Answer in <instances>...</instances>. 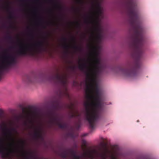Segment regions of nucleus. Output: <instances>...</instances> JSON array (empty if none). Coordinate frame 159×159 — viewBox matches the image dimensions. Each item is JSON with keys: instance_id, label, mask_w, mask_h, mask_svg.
I'll list each match as a JSON object with an SVG mask.
<instances>
[{"instance_id": "f257e3e1", "label": "nucleus", "mask_w": 159, "mask_h": 159, "mask_svg": "<svg viewBox=\"0 0 159 159\" xmlns=\"http://www.w3.org/2000/svg\"><path fill=\"white\" fill-rule=\"evenodd\" d=\"M93 85L91 86L90 83L87 84L86 92L87 100L84 103L85 116L92 129H94L99 118L102 103L98 83H94Z\"/></svg>"}, {"instance_id": "9b49d317", "label": "nucleus", "mask_w": 159, "mask_h": 159, "mask_svg": "<svg viewBox=\"0 0 159 159\" xmlns=\"http://www.w3.org/2000/svg\"><path fill=\"white\" fill-rule=\"evenodd\" d=\"M5 142L6 139L0 135V155L3 158L8 155H13L12 154L8 153L7 148L5 146Z\"/></svg>"}, {"instance_id": "7c9ffc66", "label": "nucleus", "mask_w": 159, "mask_h": 159, "mask_svg": "<svg viewBox=\"0 0 159 159\" xmlns=\"http://www.w3.org/2000/svg\"><path fill=\"white\" fill-rule=\"evenodd\" d=\"M7 39L10 40H12V37L11 36L9 35L7 37Z\"/></svg>"}, {"instance_id": "f3484780", "label": "nucleus", "mask_w": 159, "mask_h": 159, "mask_svg": "<svg viewBox=\"0 0 159 159\" xmlns=\"http://www.w3.org/2000/svg\"><path fill=\"white\" fill-rule=\"evenodd\" d=\"M49 1L51 2L54 3L56 7L59 10H61L62 9V7L58 3L56 2L55 0H50Z\"/></svg>"}, {"instance_id": "8fccbe9b", "label": "nucleus", "mask_w": 159, "mask_h": 159, "mask_svg": "<svg viewBox=\"0 0 159 159\" xmlns=\"http://www.w3.org/2000/svg\"><path fill=\"white\" fill-rule=\"evenodd\" d=\"M0 30H1V29H0Z\"/></svg>"}, {"instance_id": "e433bc0d", "label": "nucleus", "mask_w": 159, "mask_h": 159, "mask_svg": "<svg viewBox=\"0 0 159 159\" xmlns=\"http://www.w3.org/2000/svg\"><path fill=\"white\" fill-rule=\"evenodd\" d=\"M72 40L73 41L75 42V38H73H73H72Z\"/></svg>"}, {"instance_id": "a211bd4d", "label": "nucleus", "mask_w": 159, "mask_h": 159, "mask_svg": "<svg viewBox=\"0 0 159 159\" xmlns=\"http://www.w3.org/2000/svg\"><path fill=\"white\" fill-rule=\"evenodd\" d=\"M86 155V154H84L83 156H80V155H78L76 154L73 157V159H80V158H82L83 159H86L85 157Z\"/></svg>"}, {"instance_id": "39448f33", "label": "nucleus", "mask_w": 159, "mask_h": 159, "mask_svg": "<svg viewBox=\"0 0 159 159\" xmlns=\"http://www.w3.org/2000/svg\"><path fill=\"white\" fill-rule=\"evenodd\" d=\"M122 2V5L126 8L130 25L134 30H138L140 20L137 11L136 0H123Z\"/></svg>"}, {"instance_id": "f03ea898", "label": "nucleus", "mask_w": 159, "mask_h": 159, "mask_svg": "<svg viewBox=\"0 0 159 159\" xmlns=\"http://www.w3.org/2000/svg\"><path fill=\"white\" fill-rule=\"evenodd\" d=\"M131 36L132 41L130 45L134 52L135 60L133 65L127 63L125 67L119 66L117 69L119 72L126 77H134L138 74V69L140 67V61L144 52V38L141 30H133Z\"/></svg>"}, {"instance_id": "ddd939ff", "label": "nucleus", "mask_w": 159, "mask_h": 159, "mask_svg": "<svg viewBox=\"0 0 159 159\" xmlns=\"http://www.w3.org/2000/svg\"><path fill=\"white\" fill-rule=\"evenodd\" d=\"M68 153L70 154L72 157L76 154V152L73 149H70L65 150L60 153V156L63 158L66 159Z\"/></svg>"}, {"instance_id": "dca6fc26", "label": "nucleus", "mask_w": 159, "mask_h": 159, "mask_svg": "<svg viewBox=\"0 0 159 159\" xmlns=\"http://www.w3.org/2000/svg\"><path fill=\"white\" fill-rule=\"evenodd\" d=\"M44 21L43 18L41 16H39L35 20V23L37 24H41Z\"/></svg>"}, {"instance_id": "ea45409f", "label": "nucleus", "mask_w": 159, "mask_h": 159, "mask_svg": "<svg viewBox=\"0 0 159 159\" xmlns=\"http://www.w3.org/2000/svg\"><path fill=\"white\" fill-rule=\"evenodd\" d=\"M88 135L87 134H84L83 135V136H87V135Z\"/></svg>"}, {"instance_id": "2eb2a0df", "label": "nucleus", "mask_w": 159, "mask_h": 159, "mask_svg": "<svg viewBox=\"0 0 159 159\" xmlns=\"http://www.w3.org/2000/svg\"><path fill=\"white\" fill-rule=\"evenodd\" d=\"M69 116L70 118H72L75 117H80V114L77 111H75V113H71Z\"/></svg>"}, {"instance_id": "1a4fd4ad", "label": "nucleus", "mask_w": 159, "mask_h": 159, "mask_svg": "<svg viewBox=\"0 0 159 159\" xmlns=\"http://www.w3.org/2000/svg\"><path fill=\"white\" fill-rule=\"evenodd\" d=\"M46 80L49 81H57L62 86H65L67 84L68 75L66 74L61 75L58 74H52L48 75H45L44 77Z\"/></svg>"}, {"instance_id": "cd10ccee", "label": "nucleus", "mask_w": 159, "mask_h": 159, "mask_svg": "<svg viewBox=\"0 0 159 159\" xmlns=\"http://www.w3.org/2000/svg\"><path fill=\"white\" fill-rule=\"evenodd\" d=\"M77 3L79 4H81L82 3V0H76Z\"/></svg>"}, {"instance_id": "c85d7f7f", "label": "nucleus", "mask_w": 159, "mask_h": 159, "mask_svg": "<svg viewBox=\"0 0 159 159\" xmlns=\"http://www.w3.org/2000/svg\"><path fill=\"white\" fill-rule=\"evenodd\" d=\"M30 38L32 39H34L35 36H34V34H30Z\"/></svg>"}, {"instance_id": "09e8293b", "label": "nucleus", "mask_w": 159, "mask_h": 159, "mask_svg": "<svg viewBox=\"0 0 159 159\" xmlns=\"http://www.w3.org/2000/svg\"><path fill=\"white\" fill-rule=\"evenodd\" d=\"M18 127V126H17V127Z\"/></svg>"}, {"instance_id": "f8f14e48", "label": "nucleus", "mask_w": 159, "mask_h": 159, "mask_svg": "<svg viewBox=\"0 0 159 159\" xmlns=\"http://www.w3.org/2000/svg\"><path fill=\"white\" fill-rule=\"evenodd\" d=\"M29 122L32 124V126L31 127V128H34L35 131L34 134V138L36 139H43V137L42 135V131L41 130L38 128L35 127L34 125V123L32 120H30Z\"/></svg>"}, {"instance_id": "6e6552de", "label": "nucleus", "mask_w": 159, "mask_h": 159, "mask_svg": "<svg viewBox=\"0 0 159 159\" xmlns=\"http://www.w3.org/2000/svg\"><path fill=\"white\" fill-rule=\"evenodd\" d=\"M45 49L44 42L39 41L34 44L28 45L22 44L19 47L17 52L19 56H25L29 53H31L33 51H41Z\"/></svg>"}, {"instance_id": "a878e982", "label": "nucleus", "mask_w": 159, "mask_h": 159, "mask_svg": "<svg viewBox=\"0 0 159 159\" xmlns=\"http://www.w3.org/2000/svg\"><path fill=\"white\" fill-rule=\"evenodd\" d=\"M7 30H9V29H7ZM13 30H17V29H13ZM25 30H42V29H25ZM45 30H48V29H45ZM52 30H56V29H52ZM58 30H62L61 29H58ZM62 30H76L75 29H63ZM78 30H81L80 29H78Z\"/></svg>"}, {"instance_id": "5701e85b", "label": "nucleus", "mask_w": 159, "mask_h": 159, "mask_svg": "<svg viewBox=\"0 0 159 159\" xmlns=\"http://www.w3.org/2000/svg\"><path fill=\"white\" fill-rule=\"evenodd\" d=\"M69 23L71 25H79L80 24V22L78 20H76L75 21H70Z\"/></svg>"}, {"instance_id": "412c9836", "label": "nucleus", "mask_w": 159, "mask_h": 159, "mask_svg": "<svg viewBox=\"0 0 159 159\" xmlns=\"http://www.w3.org/2000/svg\"><path fill=\"white\" fill-rule=\"evenodd\" d=\"M57 20L60 22H63L65 21L64 16L61 14V16L57 19Z\"/></svg>"}, {"instance_id": "20e7f679", "label": "nucleus", "mask_w": 159, "mask_h": 159, "mask_svg": "<svg viewBox=\"0 0 159 159\" xmlns=\"http://www.w3.org/2000/svg\"><path fill=\"white\" fill-rule=\"evenodd\" d=\"M0 129H2L3 132V135L11 142L8 144V147L6 148L8 154H12L13 155H17L21 156L23 159H30L27 153L23 149L24 142L21 141V143L22 145V149H20L18 146H16L15 143L14 136L15 134H17V129L12 127L10 129L7 128L6 124L3 123L2 125L0 123Z\"/></svg>"}, {"instance_id": "f704fd0d", "label": "nucleus", "mask_w": 159, "mask_h": 159, "mask_svg": "<svg viewBox=\"0 0 159 159\" xmlns=\"http://www.w3.org/2000/svg\"><path fill=\"white\" fill-rule=\"evenodd\" d=\"M24 125L25 126H27V123L26 121H25L24 123Z\"/></svg>"}, {"instance_id": "a19ab883", "label": "nucleus", "mask_w": 159, "mask_h": 159, "mask_svg": "<svg viewBox=\"0 0 159 159\" xmlns=\"http://www.w3.org/2000/svg\"><path fill=\"white\" fill-rule=\"evenodd\" d=\"M25 1L24 0H20V2H24Z\"/></svg>"}, {"instance_id": "9d476101", "label": "nucleus", "mask_w": 159, "mask_h": 159, "mask_svg": "<svg viewBox=\"0 0 159 159\" xmlns=\"http://www.w3.org/2000/svg\"><path fill=\"white\" fill-rule=\"evenodd\" d=\"M48 116L49 120L48 122V127L49 128H51L54 125H56L61 129H65L67 128V125L65 123H61L60 122V119L55 116L53 113H50L48 114Z\"/></svg>"}, {"instance_id": "58836bf2", "label": "nucleus", "mask_w": 159, "mask_h": 159, "mask_svg": "<svg viewBox=\"0 0 159 159\" xmlns=\"http://www.w3.org/2000/svg\"><path fill=\"white\" fill-rule=\"evenodd\" d=\"M84 30H101L100 29H85Z\"/></svg>"}, {"instance_id": "2f4dec72", "label": "nucleus", "mask_w": 159, "mask_h": 159, "mask_svg": "<svg viewBox=\"0 0 159 159\" xmlns=\"http://www.w3.org/2000/svg\"><path fill=\"white\" fill-rule=\"evenodd\" d=\"M27 81L28 83L32 82V81L31 80L30 78V77H28L27 79Z\"/></svg>"}, {"instance_id": "4c0bfd02", "label": "nucleus", "mask_w": 159, "mask_h": 159, "mask_svg": "<svg viewBox=\"0 0 159 159\" xmlns=\"http://www.w3.org/2000/svg\"><path fill=\"white\" fill-rule=\"evenodd\" d=\"M70 108L72 110V111H73L74 110V108L72 106H71L70 107Z\"/></svg>"}, {"instance_id": "37998d69", "label": "nucleus", "mask_w": 159, "mask_h": 159, "mask_svg": "<svg viewBox=\"0 0 159 159\" xmlns=\"http://www.w3.org/2000/svg\"><path fill=\"white\" fill-rule=\"evenodd\" d=\"M43 38L45 40H46V38L45 37H43Z\"/></svg>"}, {"instance_id": "423d86ee", "label": "nucleus", "mask_w": 159, "mask_h": 159, "mask_svg": "<svg viewBox=\"0 0 159 159\" xmlns=\"http://www.w3.org/2000/svg\"><path fill=\"white\" fill-rule=\"evenodd\" d=\"M92 153L89 156L90 159H94L96 157L99 158L100 159H125L126 156L117 145L113 146L111 151L106 149L101 152L94 150L92 151Z\"/></svg>"}, {"instance_id": "473e14b6", "label": "nucleus", "mask_w": 159, "mask_h": 159, "mask_svg": "<svg viewBox=\"0 0 159 159\" xmlns=\"http://www.w3.org/2000/svg\"><path fill=\"white\" fill-rule=\"evenodd\" d=\"M70 68L72 70H74L75 68V66H71Z\"/></svg>"}, {"instance_id": "4be33fe9", "label": "nucleus", "mask_w": 159, "mask_h": 159, "mask_svg": "<svg viewBox=\"0 0 159 159\" xmlns=\"http://www.w3.org/2000/svg\"><path fill=\"white\" fill-rule=\"evenodd\" d=\"M82 145L81 147L82 149L84 150H85V147H86L87 146V142L84 139H82Z\"/></svg>"}, {"instance_id": "393cba45", "label": "nucleus", "mask_w": 159, "mask_h": 159, "mask_svg": "<svg viewBox=\"0 0 159 159\" xmlns=\"http://www.w3.org/2000/svg\"><path fill=\"white\" fill-rule=\"evenodd\" d=\"M3 110L1 109H0V121L2 120L3 116Z\"/></svg>"}, {"instance_id": "49530a36", "label": "nucleus", "mask_w": 159, "mask_h": 159, "mask_svg": "<svg viewBox=\"0 0 159 159\" xmlns=\"http://www.w3.org/2000/svg\"><path fill=\"white\" fill-rule=\"evenodd\" d=\"M22 117L23 118H25V116H23Z\"/></svg>"}, {"instance_id": "c756f323", "label": "nucleus", "mask_w": 159, "mask_h": 159, "mask_svg": "<svg viewBox=\"0 0 159 159\" xmlns=\"http://www.w3.org/2000/svg\"><path fill=\"white\" fill-rule=\"evenodd\" d=\"M72 9L75 12H77L79 13V12L80 10L79 9H76L74 7L72 8Z\"/></svg>"}, {"instance_id": "6ab92c4d", "label": "nucleus", "mask_w": 159, "mask_h": 159, "mask_svg": "<svg viewBox=\"0 0 159 159\" xmlns=\"http://www.w3.org/2000/svg\"><path fill=\"white\" fill-rule=\"evenodd\" d=\"M86 67V65L85 63H80L79 66V68L81 70H84Z\"/></svg>"}, {"instance_id": "0eeeda50", "label": "nucleus", "mask_w": 159, "mask_h": 159, "mask_svg": "<svg viewBox=\"0 0 159 159\" xmlns=\"http://www.w3.org/2000/svg\"><path fill=\"white\" fill-rule=\"evenodd\" d=\"M100 0H94V2H92V14L89 16H85L84 18L85 23L98 25L103 18L102 9Z\"/></svg>"}, {"instance_id": "603ef678", "label": "nucleus", "mask_w": 159, "mask_h": 159, "mask_svg": "<svg viewBox=\"0 0 159 159\" xmlns=\"http://www.w3.org/2000/svg\"><path fill=\"white\" fill-rule=\"evenodd\" d=\"M31 31H32V30H31Z\"/></svg>"}, {"instance_id": "c9c22d12", "label": "nucleus", "mask_w": 159, "mask_h": 159, "mask_svg": "<svg viewBox=\"0 0 159 159\" xmlns=\"http://www.w3.org/2000/svg\"><path fill=\"white\" fill-rule=\"evenodd\" d=\"M10 8V7H9L8 4L7 5V10L8 11H9V9Z\"/></svg>"}, {"instance_id": "de8ad7c7", "label": "nucleus", "mask_w": 159, "mask_h": 159, "mask_svg": "<svg viewBox=\"0 0 159 159\" xmlns=\"http://www.w3.org/2000/svg\"><path fill=\"white\" fill-rule=\"evenodd\" d=\"M36 0V1H37V2H39V0Z\"/></svg>"}, {"instance_id": "bb28decb", "label": "nucleus", "mask_w": 159, "mask_h": 159, "mask_svg": "<svg viewBox=\"0 0 159 159\" xmlns=\"http://www.w3.org/2000/svg\"><path fill=\"white\" fill-rule=\"evenodd\" d=\"M59 107V104L58 103L56 104L55 105H53V108L54 110L57 109Z\"/></svg>"}, {"instance_id": "72a5a7b5", "label": "nucleus", "mask_w": 159, "mask_h": 159, "mask_svg": "<svg viewBox=\"0 0 159 159\" xmlns=\"http://www.w3.org/2000/svg\"><path fill=\"white\" fill-rule=\"evenodd\" d=\"M69 136L71 137H73V134L72 133H70L69 134Z\"/></svg>"}, {"instance_id": "3c124183", "label": "nucleus", "mask_w": 159, "mask_h": 159, "mask_svg": "<svg viewBox=\"0 0 159 159\" xmlns=\"http://www.w3.org/2000/svg\"><path fill=\"white\" fill-rule=\"evenodd\" d=\"M8 31H9L10 30H8Z\"/></svg>"}, {"instance_id": "aec40b11", "label": "nucleus", "mask_w": 159, "mask_h": 159, "mask_svg": "<svg viewBox=\"0 0 159 159\" xmlns=\"http://www.w3.org/2000/svg\"><path fill=\"white\" fill-rule=\"evenodd\" d=\"M15 18V16L13 15V13L12 12H9V15L8 17V19L9 21L10 22H11V20Z\"/></svg>"}, {"instance_id": "79ce46f5", "label": "nucleus", "mask_w": 159, "mask_h": 159, "mask_svg": "<svg viewBox=\"0 0 159 159\" xmlns=\"http://www.w3.org/2000/svg\"><path fill=\"white\" fill-rule=\"evenodd\" d=\"M77 145H75V148H77Z\"/></svg>"}, {"instance_id": "a18cd8bd", "label": "nucleus", "mask_w": 159, "mask_h": 159, "mask_svg": "<svg viewBox=\"0 0 159 159\" xmlns=\"http://www.w3.org/2000/svg\"><path fill=\"white\" fill-rule=\"evenodd\" d=\"M83 60L80 59V60L79 62H80V61H83Z\"/></svg>"}, {"instance_id": "864d4df0", "label": "nucleus", "mask_w": 159, "mask_h": 159, "mask_svg": "<svg viewBox=\"0 0 159 159\" xmlns=\"http://www.w3.org/2000/svg\"><path fill=\"white\" fill-rule=\"evenodd\" d=\"M68 31H70V30H69Z\"/></svg>"}, {"instance_id": "c03bdc74", "label": "nucleus", "mask_w": 159, "mask_h": 159, "mask_svg": "<svg viewBox=\"0 0 159 159\" xmlns=\"http://www.w3.org/2000/svg\"><path fill=\"white\" fill-rule=\"evenodd\" d=\"M17 119L18 121L19 120V117H17Z\"/></svg>"}, {"instance_id": "7ed1b4c3", "label": "nucleus", "mask_w": 159, "mask_h": 159, "mask_svg": "<svg viewBox=\"0 0 159 159\" xmlns=\"http://www.w3.org/2000/svg\"><path fill=\"white\" fill-rule=\"evenodd\" d=\"M92 31L90 36V39L92 42H95L98 44L95 46L92 44L90 46L91 52L90 55L92 57V63L91 67L87 74V78L90 83L91 86L94 83H97V79L102 70V66L100 65V60L98 57L99 49L100 48L98 45L102 41L107 37L106 34L104 33L103 30H90Z\"/></svg>"}, {"instance_id": "b1692460", "label": "nucleus", "mask_w": 159, "mask_h": 159, "mask_svg": "<svg viewBox=\"0 0 159 159\" xmlns=\"http://www.w3.org/2000/svg\"><path fill=\"white\" fill-rule=\"evenodd\" d=\"M73 48L76 50L78 51H81L82 50L81 48L80 47H79L75 45L73 46Z\"/></svg>"}, {"instance_id": "4468645a", "label": "nucleus", "mask_w": 159, "mask_h": 159, "mask_svg": "<svg viewBox=\"0 0 159 159\" xmlns=\"http://www.w3.org/2000/svg\"><path fill=\"white\" fill-rule=\"evenodd\" d=\"M62 40L64 43L63 45V47L66 50V52L68 53L70 46L67 44V39L65 37H63L62 38Z\"/></svg>"}]
</instances>
